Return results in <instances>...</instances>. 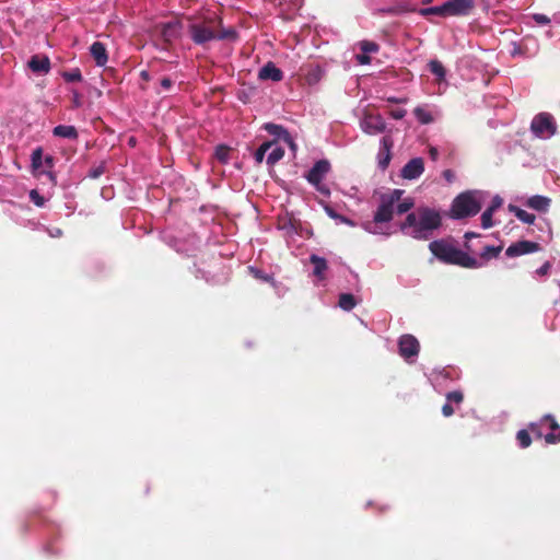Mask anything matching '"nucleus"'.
Instances as JSON below:
<instances>
[{"label":"nucleus","mask_w":560,"mask_h":560,"mask_svg":"<svg viewBox=\"0 0 560 560\" xmlns=\"http://www.w3.org/2000/svg\"><path fill=\"white\" fill-rule=\"evenodd\" d=\"M442 225L440 211L430 207H419L416 211L407 214L400 224L402 233L416 240H429L433 231Z\"/></svg>","instance_id":"obj_1"},{"label":"nucleus","mask_w":560,"mask_h":560,"mask_svg":"<svg viewBox=\"0 0 560 560\" xmlns=\"http://www.w3.org/2000/svg\"><path fill=\"white\" fill-rule=\"evenodd\" d=\"M430 252L442 262L457 265L464 268H480L482 262L456 248L445 240H436L429 244Z\"/></svg>","instance_id":"obj_2"},{"label":"nucleus","mask_w":560,"mask_h":560,"mask_svg":"<svg viewBox=\"0 0 560 560\" xmlns=\"http://www.w3.org/2000/svg\"><path fill=\"white\" fill-rule=\"evenodd\" d=\"M481 210V202L475 191H464L456 196L452 202L447 215L454 220H460L476 215Z\"/></svg>","instance_id":"obj_3"},{"label":"nucleus","mask_w":560,"mask_h":560,"mask_svg":"<svg viewBox=\"0 0 560 560\" xmlns=\"http://www.w3.org/2000/svg\"><path fill=\"white\" fill-rule=\"evenodd\" d=\"M530 130L536 137L549 138L556 133L557 126L549 113H539L533 118Z\"/></svg>","instance_id":"obj_4"},{"label":"nucleus","mask_w":560,"mask_h":560,"mask_svg":"<svg viewBox=\"0 0 560 560\" xmlns=\"http://www.w3.org/2000/svg\"><path fill=\"white\" fill-rule=\"evenodd\" d=\"M329 171L330 163L327 160H319L313 165L306 175L307 182L314 185L316 189L324 195H329V190L323 187L320 184Z\"/></svg>","instance_id":"obj_5"},{"label":"nucleus","mask_w":560,"mask_h":560,"mask_svg":"<svg viewBox=\"0 0 560 560\" xmlns=\"http://www.w3.org/2000/svg\"><path fill=\"white\" fill-rule=\"evenodd\" d=\"M221 23L220 19H214L202 24H194L190 27L191 38L196 44H205L212 39H217V32L212 24Z\"/></svg>","instance_id":"obj_6"},{"label":"nucleus","mask_w":560,"mask_h":560,"mask_svg":"<svg viewBox=\"0 0 560 560\" xmlns=\"http://www.w3.org/2000/svg\"><path fill=\"white\" fill-rule=\"evenodd\" d=\"M446 16H466L475 9L474 0H447L444 2Z\"/></svg>","instance_id":"obj_7"},{"label":"nucleus","mask_w":560,"mask_h":560,"mask_svg":"<svg viewBox=\"0 0 560 560\" xmlns=\"http://www.w3.org/2000/svg\"><path fill=\"white\" fill-rule=\"evenodd\" d=\"M540 250V244L533 241H518L516 243L511 244L506 250L505 255L508 257H517L525 254H530Z\"/></svg>","instance_id":"obj_8"},{"label":"nucleus","mask_w":560,"mask_h":560,"mask_svg":"<svg viewBox=\"0 0 560 560\" xmlns=\"http://www.w3.org/2000/svg\"><path fill=\"white\" fill-rule=\"evenodd\" d=\"M399 354L409 359L417 357L420 350L419 341L412 335H402L398 340Z\"/></svg>","instance_id":"obj_9"},{"label":"nucleus","mask_w":560,"mask_h":560,"mask_svg":"<svg viewBox=\"0 0 560 560\" xmlns=\"http://www.w3.org/2000/svg\"><path fill=\"white\" fill-rule=\"evenodd\" d=\"M361 128L365 133L377 135L385 131L386 124L381 115L365 114Z\"/></svg>","instance_id":"obj_10"},{"label":"nucleus","mask_w":560,"mask_h":560,"mask_svg":"<svg viewBox=\"0 0 560 560\" xmlns=\"http://www.w3.org/2000/svg\"><path fill=\"white\" fill-rule=\"evenodd\" d=\"M424 171V162L422 158H413L408 161L401 170V177L406 179H416L421 176Z\"/></svg>","instance_id":"obj_11"},{"label":"nucleus","mask_w":560,"mask_h":560,"mask_svg":"<svg viewBox=\"0 0 560 560\" xmlns=\"http://www.w3.org/2000/svg\"><path fill=\"white\" fill-rule=\"evenodd\" d=\"M394 145V141L390 136H384L381 140V149L377 154L378 166L384 171L389 165L392 160L390 150Z\"/></svg>","instance_id":"obj_12"},{"label":"nucleus","mask_w":560,"mask_h":560,"mask_svg":"<svg viewBox=\"0 0 560 560\" xmlns=\"http://www.w3.org/2000/svg\"><path fill=\"white\" fill-rule=\"evenodd\" d=\"M258 79L261 81L271 80L279 82L283 79V72L272 61H268L258 71Z\"/></svg>","instance_id":"obj_13"},{"label":"nucleus","mask_w":560,"mask_h":560,"mask_svg":"<svg viewBox=\"0 0 560 560\" xmlns=\"http://www.w3.org/2000/svg\"><path fill=\"white\" fill-rule=\"evenodd\" d=\"M395 207L387 201H385L383 198H381V203L377 207L373 221L374 223H387L393 219Z\"/></svg>","instance_id":"obj_14"},{"label":"nucleus","mask_w":560,"mask_h":560,"mask_svg":"<svg viewBox=\"0 0 560 560\" xmlns=\"http://www.w3.org/2000/svg\"><path fill=\"white\" fill-rule=\"evenodd\" d=\"M28 68L39 74H46L50 71V60L47 56L34 55L27 62Z\"/></svg>","instance_id":"obj_15"},{"label":"nucleus","mask_w":560,"mask_h":560,"mask_svg":"<svg viewBox=\"0 0 560 560\" xmlns=\"http://www.w3.org/2000/svg\"><path fill=\"white\" fill-rule=\"evenodd\" d=\"M158 28L163 40L172 43L179 35L180 26L177 22H166L161 23Z\"/></svg>","instance_id":"obj_16"},{"label":"nucleus","mask_w":560,"mask_h":560,"mask_svg":"<svg viewBox=\"0 0 560 560\" xmlns=\"http://www.w3.org/2000/svg\"><path fill=\"white\" fill-rule=\"evenodd\" d=\"M90 52L97 66L103 67L106 65L108 56L106 47L103 43L94 42L90 47Z\"/></svg>","instance_id":"obj_17"},{"label":"nucleus","mask_w":560,"mask_h":560,"mask_svg":"<svg viewBox=\"0 0 560 560\" xmlns=\"http://www.w3.org/2000/svg\"><path fill=\"white\" fill-rule=\"evenodd\" d=\"M310 261L314 266L313 275L318 280H324L326 278L325 272L328 269L327 260L323 257L313 254L310 257Z\"/></svg>","instance_id":"obj_18"},{"label":"nucleus","mask_w":560,"mask_h":560,"mask_svg":"<svg viewBox=\"0 0 560 560\" xmlns=\"http://www.w3.org/2000/svg\"><path fill=\"white\" fill-rule=\"evenodd\" d=\"M551 200L548 197L535 195L526 201V206L536 211L546 212L550 207Z\"/></svg>","instance_id":"obj_19"},{"label":"nucleus","mask_w":560,"mask_h":560,"mask_svg":"<svg viewBox=\"0 0 560 560\" xmlns=\"http://www.w3.org/2000/svg\"><path fill=\"white\" fill-rule=\"evenodd\" d=\"M52 135L59 138L75 140L79 137L78 130L74 126L58 125L52 129Z\"/></svg>","instance_id":"obj_20"},{"label":"nucleus","mask_w":560,"mask_h":560,"mask_svg":"<svg viewBox=\"0 0 560 560\" xmlns=\"http://www.w3.org/2000/svg\"><path fill=\"white\" fill-rule=\"evenodd\" d=\"M509 210L515 214V217L526 224H533L536 220L535 214L529 213L516 206L510 205Z\"/></svg>","instance_id":"obj_21"},{"label":"nucleus","mask_w":560,"mask_h":560,"mask_svg":"<svg viewBox=\"0 0 560 560\" xmlns=\"http://www.w3.org/2000/svg\"><path fill=\"white\" fill-rule=\"evenodd\" d=\"M265 129L271 135V136H275V137H278L280 139H282L283 141H289L290 140V133L288 132V130L285 128H283L282 126L280 125H276V124H266L265 125Z\"/></svg>","instance_id":"obj_22"},{"label":"nucleus","mask_w":560,"mask_h":560,"mask_svg":"<svg viewBox=\"0 0 560 560\" xmlns=\"http://www.w3.org/2000/svg\"><path fill=\"white\" fill-rule=\"evenodd\" d=\"M357 305V300L351 293H341L338 300V306L343 311H351Z\"/></svg>","instance_id":"obj_23"},{"label":"nucleus","mask_w":560,"mask_h":560,"mask_svg":"<svg viewBox=\"0 0 560 560\" xmlns=\"http://www.w3.org/2000/svg\"><path fill=\"white\" fill-rule=\"evenodd\" d=\"M502 250V246L485 245L480 252V258L488 261L497 258Z\"/></svg>","instance_id":"obj_24"},{"label":"nucleus","mask_w":560,"mask_h":560,"mask_svg":"<svg viewBox=\"0 0 560 560\" xmlns=\"http://www.w3.org/2000/svg\"><path fill=\"white\" fill-rule=\"evenodd\" d=\"M230 154H231V148L228 147V145L219 144L215 148L214 156L222 164H228L229 163Z\"/></svg>","instance_id":"obj_25"},{"label":"nucleus","mask_w":560,"mask_h":560,"mask_svg":"<svg viewBox=\"0 0 560 560\" xmlns=\"http://www.w3.org/2000/svg\"><path fill=\"white\" fill-rule=\"evenodd\" d=\"M419 13L421 15H423V16H428V15L446 16L445 9H444V3L441 4V5H436V7H430V8L420 9Z\"/></svg>","instance_id":"obj_26"},{"label":"nucleus","mask_w":560,"mask_h":560,"mask_svg":"<svg viewBox=\"0 0 560 560\" xmlns=\"http://www.w3.org/2000/svg\"><path fill=\"white\" fill-rule=\"evenodd\" d=\"M413 114L417 117V119L423 125H427V124H430L433 121L432 115L420 106L415 108Z\"/></svg>","instance_id":"obj_27"},{"label":"nucleus","mask_w":560,"mask_h":560,"mask_svg":"<svg viewBox=\"0 0 560 560\" xmlns=\"http://www.w3.org/2000/svg\"><path fill=\"white\" fill-rule=\"evenodd\" d=\"M284 155V150L280 147H276L271 150V152L267 156V164L268 165H275L277 162H279Z\"/></svg>","instance_id":"obj_28"},{"label":"nucleus","mask_w":560,"mask_h":560,"mask_svg":"<svg viewBox=\"0 0 560 560\" xmlns=\"http://www.w3.org/2000/svg\"><path fill=\"white\" fill-rule=\"evenodd\" d=\"M402 194H404V190L394 189L389 194L382 195L381 198H383L385 201H387L388 203H390L395 207V205L401 199Z\"/></svg>","instance_id":"obj_29"},{"label":"nucleus","mask_w":560,"mask_h":560,"mask_svg":"<svg viewBox=\"0 0 560 560\" xmlns=\"http://www.w3.org/2000/svg\"><path fill=\"white\" fill-rule=\"evenodd\" d=\"M429 69L439 79H443L445 77V68L439 60H431L429 62Z\"/></svg>","instance_id":"obj_30"},{"label":"nucleus","mask_w":560,"mask_h":560,"mask_svg":"<svg viewBox=\"0 0 560 560\" xmlns=\"http://www.w3.org/2000/svg\"><path fill=\"white\" fill-rule=\"evenodd\" d=\"M516 440L521 447L526 448L532 444L529 432L525 429L520 430L516 434Z\"/></svg>","instance_id":"obj_31"},{"label":"nucleus","mask_w":560,"mask_h":560,"mask_svg":"<svg viewBox=\"0 0 560 560\" xmlns=\"http://www.w3.org/2000/svg\"><path fill=\"white\" fill-rule=\"evenodd\" d=\"M272 142H264L255 152L254 156L257 163H261L265 159L267 151L272 147Z\"/></svg>","instance_id":"obj_32"},{"label":"nucleus","mask_w":560,"mask_h":560,"mask_svg":"<svg viewBox=\"0 0 560 560\" xmlns=\"http://www.w3.org/2000/svg\"><path fill=\"white\" fill-rule=\"evenodd\" d=\"M62 78L67 82H80V81H82V74H81V71L78 68H75V69H73L71 71H65L62 73Z\"/></svg>","instance_id":"obj_33"},{"label":"nucleus","mask_w":560,"mask_h":560,"mask_svg":"<svg viewBox=\"0 0 560 560\" xmlns=\"http://www.w3.org/2000/svg\"><path fill=\"white\" fill-rule=\"evenodd\" d=\"M415 206L413 199L406 198L401 202H399L396 207V211L398 214L407 213Z\"/></svg>","instance_id":"obj_34"},{"label":"nucleus","mask_w":560,"mask_h":560,"mask_svg":"<svg viewBox=\"0 0 560 560\" xmlns=\"http://www.w3.org/2000/svg\"><path fill=\"white\" fill-rule=\"evenodd\" d=\"M493 208H488L481 214V225L483 229H489L493 225L492 221Z\"/></svg>","instance_id":"obj_35"},{"label":"nucleus","mask_w":560,"mask_h":560,"mask_svg":"<svg viewBox=\"0 0 560 560\" xmlns=\"http://www.w3.org/2000/svg\"><path fill=\"white\" fill-rule=\"evenodd\" d=\"M105 172H106V163L101 162L98 165L91 167V170L89 171V177L96 179V178L101 177L103 174H105Z\"/></svg>","instance_id":"obj_36"},{"label":"nucleus","mask_w":560,"mask_h":560,"mask_svg":"<svg viewBox=\"0 0 560 560\" xmlns=\"http://www.w3.org/2000/svg\"><path fill=\"white\" fill-rule=\"evenodd\" d=\"M446 400L452 404L460 405L464 400V394L460 390H453L446 394Z\"/></svg>","instance_id":"obj_37"},{"label":"nucleus","mask_w":560,"mask_h":560,"mask_svg":"<svg viewBox=\"0 0 560 560\" xmlns=\"http://www.w3.org/2000/svg\"><path fill=\"white\" fill-rule=\"evenodd\" d=\"M43 150L42 148H37L32 153V166L34 168H39L43 165Z\"/></svg>","instance_id":"obj_38"},{"label":"nucleus","mask_w":560,"mask_h":560,"mask_svg":"<svg viewBox=\"0 0 560 560\" xmlns=\"http://www.w3.org/2000/svg\"><path fill=\"white\" fill-rule=\"evenodd\" d=\"M30 199L37 207H44L45 205V198L36 189L30 191Z\"/></svg>","instance_id":"obj_39"},{"label":"nucleus","mask_w":560,"mask_h":560,"mask_svg":"<svg viewBox=\"0 0 560 560\" xmlns=\"http://www.w3.org/2000/svg\"><path fill=\"white\" fill-rule=\"evenodd\" d=\"M362 52L370 54L378 50V45L374 42L363 40L361 43Z\"/></svg>","instance_id":"obj_40"},{"label":"nucleus","mask_w":560,"mask_h":560,"mask_svg":"<svg viewBox=\"0 0 560 560\" xmlns=\"http://www.w3.org/2000/svg\"><path fill=\"white\" fill-rule=\"evenodd\" d=\"M545 441L548 444L560 443V428L545 435Z\"/></svg>","instance_id":"obj_41"},{"label":"nucleus","mask_w":560,"mask_h":560,"mask_svg":"<svg viewBox=\"0 0 560 560\" xmlns=\"http://www.w3.org/2000/svg\"><path fill=\"white\" fill-rule=\"evenodd\" d=\"M236 37V32L233 28L222 30L217 33V39H233Z\"/></svg>","instance_id":"obj_42"},{"label":"nucleus","mask_w":560,"mask_h":560,"mask_svg":"<svg viewBox=\"0 0 560 560\" xmlns=\"http://www.w3.org/2000/svg\"><path fill=\"white\" fill-rule=\"evenodd\" d=\"M325 210H326V213H327L330 218H332V219H339L340 221L346 222V223H351V222H350V220H348L347 218H345V217H342V215H340V214L336 213V211H335L332 208H330V207H326V208H325Z\"/></svg>","instance_id":"obj_43"},{"label":"nucleus","mask_w":560,"mask_h":560,"mask_svg":"<svg viewBox=\"0 0 560 560\" xmlns=\"http://www.w3.org/2000/svg\"><path fill=\"white\" fill-rule=\"evenodd\" d=\"M533 19L537 24H540V25H546V24L550 23V19L545 14L536 13L533 15Z\"/></svg>","instance_id":"obj_44"},{"label":"nucleus","mask_w":560,"mask_h":560,"mask_svg":"<svg viewBox=\"0 0 560 560\" xmlns=\"http://www.w3.org/2000/svg\"><path fill=\"white\" fill-rule=\"evenodd\" d=\"M406 113L407 112L404 108H396V109H392L389 112V115H390L392 118L398 120V119H402L406 116Z\"/></svg>","instance_id":"obj_45"},{"label":"nucleus","mask_w":560,"mask_h":560,"mask_svg":"<svg viewBox=\"0 0 560 560\" xmlns=\"http://www.w3.org/2000/svg\"><path fill=\"white\" fill-rule=\"evenodd\" d=\"M544 420L549 422V427H550V429L552 431L558 430L560 428L558 422L556 421V419L551 415H546L544 417Z\"/></svg>","instance_id":"obj_46"},{"label":"nucleus","mask_w":560,"mask_h":560,"mask_svg":"<svg viewBox=\"0 0 560 560\" xmlns=\"http://www.w3.org/2000/svg\"><path fill=\"white\" fill-rule=\"evenodd\" d=\"M455 412L454 408L452 407V405L447 401L446 404L443 405L442 407V413L444 417H451L453 416Z\"/></svg>","instance_id":"obj_47"},{"label":"nucleus","mask_w":560,"mask_h":560,"mask_svg":"<svg viewBox=\"0 0 560 560\" xmlns=\"http://www.w3.org/2000/svg\"><path fill=\"white\" fill-rule=\"evenodd\" d=\"M550 267H551L550 262L546 261L540 268H538L536 270V273L539 276H546L549 272Z\"/></svg>","instance_id":"obj_48"},{"label":"nucleus","mask_w":560,"mask_h":560,"mask_svg":"<svg viewBox=\"0 0 560 560\" xmlns=\"http://www.w3.org/2000/svg\"><path fill=\"white\" fill-rule=\"evenodd\" d=\"M160 84L163 90L167 91L173 86V81L170 78L164 77L161 79Z\"/></svg>","instance_id":"obj_49"},{"label":"nucleus","mask_w":560,"mask_h":560,"mask_svg":"<svg viewBox=\"0 0 560 560\" xmlns=\"http://www.w3.org/2000/svg\"><path fill=\"white\" fill-rule=\"evenodd\" d=\"M502 206V199L499 196H495L492 199L491 206L489 208H493V212Z\"/></svg>","instance_id":"obj_50"},{"label":"nucleus","mask_w":560,"mask_h":560,"mask_svg":"<svg viewBox=\"0 0 560 560\" xmlns=\"http://www.w3.org/2000/svg\"><path fill=\"white\" fill-rule=\"evenodd\" d=\"M357 58L361 65H368L371 61V58L365 52L358 55Z\"/></svg>","instance_id":"obj_51"},{"label":"nucleus","mask_w":560,"mask_h":560,"mask_svg":"<svg viewBox=\"0 0 560 560\" xmlns=\"http://www.w3.org/2000/svg\"><path fill=\"white\" fill-rule=\"evenodd\" d=\"M49 234H50L51 237H61L63 232L59 228H52V229L49 230Z\"/></svg>","instance_id":"obj_52"},{"label":"nucleus","mask_w":560,"mask_h":560,"mask_svg":"<svg viewBox=\"0 0 560 560\" xmlns=\"http://www.w3.org/2000/svg\"><path fill=\"white\" fill-rule=\"evenodd\" d=\"M529 429L533 433H535L538 438L541 436V432L539 431V428L536 423H530Z\"/></svg>","instance_id":"obj_53"},{"label":"nucleus","mask_w":560,"mask_h":560,"mask_svg":"<svg viewBox=\"0 0 560 560\" xmlns=\"http://www.w3.org/2000/svg\"><path fill=\"white\" fill-rule=\"evenodd\" d=\"M45 165L48 167V168H52L54 166V158L51 155H47L45 158Z\"/></svg>","instance_id":"obj_54"},{"label":"nucleus","mask_w":560,"mask_h":560,"mask_svg":"<svg viewBox=\"0 0 560 560\" xmlns=\"http://www.w3.org/2000/svg\"><path fill=\"white\" fill-rule=\"evenodd\" d=\"M387 101L390 103H396V104L406 103V98H398V97H388Z\"/></svg>","instance_id":"obj_55"},{"label":"nucleus","mask_w":560,"mask_h":560,"mask_svg":"<svg viewBox=\"0 0 560 560\" xmlns=\"http://www.w3.org/2000/svg\"><path fill=\"white\" fill-rule=\"evenodd\" d=\"M429 152H430V155H431V158H432L433 160H436V159H438L439 151H438V149H436V148H431Z\"/></svg>","instance_id":"obj_56"},{"label":"nucleus","mask_w":560,"mask_h":560,"mask_svg":"<svg viewBox=\"0 0 560 560\" xmlns=\"http://www.w3.org/2000/svg\"><path fill=\"white\" fill-rule=\"evenodd\" d=\"M443 175L444 177L447 179V180H451V178L453 177V173L451 170H446L443 172Z\"/></svg>","instance_id":"obj_57"},{"label":"nucleus","mask_w":560,"mask_h":560,"mask_svg":"<svg viewBox=\"0 0 560 560\" xmlns=\"http://www.w3.org/2000/svg\"><path fill=\"white\" fill-rule=\"evenodd\" d=\"M476 236H477V234H475V233H472V232H467V233L465 234V238H466V240H469L470 237H476Z\"/></svg>","instance_id":"obj_58"},{"label":"nucleus","mask_w":560,"mask_h":560,"mask_svg":"<svg viewBox=\"0 0 560 560\" xmlns=\"http://www.w3.org/2000/svg\"><path fill=\"white\" fill-rule=\"evenodd\" d=\"M285 142L291 147V149L295 150V143L293 142L291 137H290V140L285 141Z\"/></svg>","instance_id":"obj_59"},{"label":"nucleus","mask_w":560,"mask_h":560,"mask_svg":"<svg viewBox=\"0 0 560 560\" xmlns=\"http://www.w3.org/2000/svg\"><path fill=\"white\" fill-rule=\"evenodd\" d=\"M465 247L467 248V250L472 252V247H471V245H470V244L466 243V244H465Z\"/></svg>","instance_id":"obj_60"},{"label":"nucleus","mask_w":560,"mask_h":560,"mask_svg":"<svg viewBox=\"0 0 560 560\" xmlns=\"http://www.w3.org/2000/svg\"><path fill=\"white\" fill-rule=\"evenodd\" d=\"M141 75H142L143 78H145V79L148 78V73H147L145 71H142V72H141Z\"/></svg>","instance_id":"obj_61"},{"label":"nucleus","mask_w":560,"mask_h":560,"mask_svg":"<svg viewBox=\"0 0 560 560\" xmlns=\"http://www.w3.org/2000/svg\"><path fill=\"white\" fill-rule=\"evenodd\" d=\"M129 142H130V144H133V143H135V140L131 138V139L129 140Z\"/></svg>","instance_id":"obj_62"}]
</instances>
